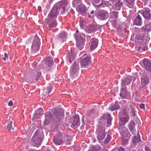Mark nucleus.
<instances>
[{
  "label": "nucleus",
  "mask_w": 151,
  "mask_h": 151,
  "mask_svg": "<svg viewBox=\"0 0 151 151\" xmlns=\"http://www.w3.org/2000/svg\"><path fill=\"white\" fill-rule=\"evenodd\" d=\"M150 10L149 8H146L140 11L144 17L146 19H149L151 17Z\"/></svg>",
  "instance_id": "9d476101"
},
{
  "label": "nucleus",
  "mask_w": 151,
  "mask_h": 151,
  "mask_svg": "<svg viewBox=\"0 0 151 151\" xmlns=\"http://www.w3.org/2000/svg\"><path fill=\"white\" fill-rule=\"evenodd\" d=\"M108 17V14L106 11H102L98 14V18L100 20H102L107 19Z\"/></svg>",
  "instance_id": "4468645a"
},
{
  "label": "nucleus",
  "mask_w": 151,
  "mask_h": 151,
  "mask_svg": "<svg viewBox=\"0 0 151 151\" xmlns=\"http://www.w3.org/2000/svg\"><path fill=\"white\" fill-rule=\"evenodd\" d=\"M66 33L65 32H63L59 34L58 37V39L60 40L61 38L62 39L61 40L63 42L66 37Z\"/></svg>",
  "instance_id": "473e14b6"
},
{
  "label": "nucleus",
  "mask_w": 151,
  "mask_h": 151,
  "mask_svg": "<svg viewBox=\"0 0 151 151\" xmlns=\"http://www.w3.org/2000/svg\"><path fill=\"white\" fill-rule=\"evenodd\" d=\"M122 4V2L121 0H118L115 4V7L116 9L117 10H120Z\"/></svg>",
  "instance_id": "7c9ffc66"
},
{
  "label": "nucleus",
  "mask_w": 151,
  "mask_h": 151,
  "mask_svg": "<svg viewBox=\"0 0 151 151\" xmlns=\"http://www.w3.org/2000/svg\"><path fill=\"white\" fill-rule=\"evenodd\" d=\"M76 35V38L77 42L76 45L78 47H80L79 49L81 50L82 47L81 46H82L83 44L84 35L83 33H81L79 35H75V36Z\"/></svg>",
  "instance_id": "0eeeda50"
},
{
  "label": "nucleus",
  "mask_w": 151,
  "mask_h": 151,
  "mask_svg": "<svg viewBox=\"0 0 151 151\" xmlns=\"http://www.w3.org/2000/svg\"><path fill=\"white\" fill-rule=\"evenodd\" d=\"M146 36L143 34H137L135 37V39L138 40L143 41L146 38Z\"/></svg>",
  "instance_id": "412c9836"
},
{
  "label": "nucleus",
  "mask_w": 151,
  "mask_h": 151,
  "mask_svg": "<svg viewBox=\"0 0 151 151\" xmlns=\"http://www.w3.org/2000/svg\"><path fill=\"white\" fill-rule=\"evenodd\" d=\"M8 55L7 53H5L4 54V57L3 58V59L4 60H5L6 59H8Z\"/></svg>",
  "instance_id": "de8ad7c7"
},
{
  "label": "nucleus",
  "mask_w": 151,
  "mask_h": 151,
  "mask_svg": "<svg viewBox=\"0 0 151 151\" xmlns=\"http://www.w3.org/2000/svg\"><path fill=\"white\" fill-rule=\"evenodd\" d=\"M43 113V111L42 108H40L37 110V113L35 114L34 117L37 119L38 118H40V117Z\"/></svg>",
  "instance_id": "cd10ccee"
},
{
  "label": "nucleus",
  "mask_w": 151,
  "mask_h": 151,
  "mask_svg": "<svg viewBox=\"0 0 151 151\" xmlns=\"http://www.w3.org/2000/svg\"><path fill=\"white\" fill-rule=\"evenodd\" d=\"M128 142V140L126 138H123L122 139L121 141V144L124 145L127 144Z\"/></svg>",
  "instance_id": "79ce46f5"
},
{
  "label": "nucleus",
  "mask_w": 151,
  "mask_h": 151,
  "mask_svg": "<svg viewBox=\"0 0 151 151\" xmlns=\"http://www.w3.org/2000/svg\"><path fill=\"white\" fill-rule=\"evenodd\" d=\"M50 120L49 119L45 118V119L44 122V124L45 125H47L50 123Z\"/></svg>",
  "instance_id": "c03bdc74"
},
{
  "label": "nucleus",
  "mask_w": 151,
  "mask_h": 151,
  "mask_svg": "<svg viewBox=\"0 0 151 151\" xmlns=\"http://www.w3.org/2000/svg\"><path fill=\"white\" fill-rule=\"evenodd\" d=\"M110 1L113 2H116L117 0H109Z\"/></svg>",
  "instance_id": "69168bd1"
},
{
  "label": "nucleus",
  "mask_w": 151,
  "mask_h": 151,
  "mask_svg": "<svg viewBox=\"0 0 151 151\" xmlns=\"http://www.w3.org/2000/svg\"><path fill=\"white\" fill-rule=\"evenodd\" d=\"M88 17L90 18H91L92 17V16L90 15L89 14H88Z\"/></svg>",
  "instance_id": "e2e57ef3"
},
{
  "label": "nucleus",
  "mask_w": 151,
  "mask_h": 151,
  "mask_svg": "<svg viewBox=\"0 0 151 151\" xmlns=\"http://www.w3.org/2000/svg\"><path fill=\"white\" fill-rule=\"evenodd\" d=\"M143 64L146 69L151 72V63L148 60H145L144 61Z\"/></svg>",
  "instance_id": "f3484780"
},
{
  "label": "nucleus",
  "mask_w": 151,
  "mask_h": 151,
  "mask_svg": "<svg viewBox=\"0 0 151 151\" xmlns=\"http://www.w3.org/2000/svg\"><path fill=\"white\" fill-rule=\"evenodd\" d=\"M36 63H33L32 66L34 67H36Z\"/></svg>",
  "instance_id": "052dcab7"
},
{
  "label": "nucleus",
  "mask_w": 151,
  "mask_h": 151,
  "mask_svg": "<svg viewBox=\"0 0 151 151\" xmlns=\"http://www.w3.org/2000/svg\"><path fill=\"white\" fill-rule=\"evenodd\" d=\"M106 118L107 123L108 124H110L112 119L109 114H107Z\"/></svg>",
  "instance_id": "58836bf2"
},
{
  "label": "nucleus",
  "mask_w": 151,
  "mask_h": 151,
  "mask_svg": "<svg viewBox=\"0 0 151 151\" xmlns=\"http://www.w3.org/2000/svg\"><path fill=\"white\" fill-rule=\"evenodd\" d=\"M58 58H55V60L58 61Z\"/></svg>",
  "instance_id": "774afa93"
},
{
  "label": "nucleus",
  "mask_w": 151,
  "mask_h": 151,
  "mask_svg": "<svg viewBox=\"0 0 151 151\" xmlns=\"http://www.w3.org/2000/svg\"><path fill=\"white\" fill-rule=\"evenodd\" d=\"M41 75L40 72H38L37 74L36 77L35 79L33 78V76H30L27 77V78L26 81L27 82L29 83H34L36 82L39 79Z\"/></svg>",
  "instance_id": "9b49d317"
},
{
  "label": "nucleus",
  "mask_w": 151,
  "mask_h": 151,
  "mask_svg": "<svg viewBox=\"0 0 151 151\" xmlns=\"http://www.w3.org/2000/svg\"><path fill=\"white\" fill-rule=\"evenodd\" d=\"M13 105L12 102L11 101H10L8 103V105L11 106Z\"/></svg>",
  "instance_id": "5fc2aeb1"
},
{
  "label": "nucleus",
  "mask_w": 151,
  "mask_h": 151,
  "mask_svg": "<svg viewBox=\"0 0 151 151\" xmlns=\"http://www.w3.org/2000/svg\"><path fill=\"white\" fill-rule=\"evenodd\" d=\"M67 4V2L66 0L61 1L55 4L57 6L58 11L60 12L61 14H63L65 13L66 10L65 7Z\"/></svg>",
  "instance_id": "f257e3e1"
},
{
  "label": "nucleus",
  "mask_w": 151,
  "mask_h": 151,
  "mask_svg": "<svg viewBox=\"0 0 151 151\" xmlns=\"http://www.w3.org/2000/svg\"><path fill=\"white\" fill-rule=\"evenodd\" d=\"M141 82L144 85H146L149 83V79L147 77H144L141 79Z\"/></svg>",
  "instance_id": "72a5a7b5"
},
{
  "label": "nucleus",
  "mask_w": 151,
  "mask_h": 151,
  "mask_svg": "<svg viewBox=\"0 0 151 151\" xmlns=\"http://www.w3.org/2000/svg\"><path fill=\"white\" fill-rule=\"evenodd\" d=\"M96 28L94 25H90L88 27V32L89 33H91L95 32L96 30Z\"/></svg>",
  "instance_id": "2f4dec72"
},
{
  "label": "nucleus",
  "mask_w": 151,
  "mask_h": 151,
  "mask_svg": "<svg viewBox=\"0 0 151 151\" xmlns=\"http://www.w3.org/2000/svg\"><path fill=\"white\" fill-rule=\"evenodd\" d=\"M24 15L23 9V10H19L17 12V15L19 17H23Z\"/></svg>",
  "instance_id": "f704fd0d"
},
{
  "label": "nucleus",
  "mask_w": 151,
  "mask_h": 151,
  "mask_svg": "<svg viewBox=\"0 0 151 151\" xmlns=\"http://www.w3.org/2000/svg\"><path fill=\"white\" fill-rule=\"evenodd\" d=\"M113 15L114 17V18H117L118 17V13L115 12H113Z\"/></svg>",
  "instance_id": "09e8293b"
},
{
  "label": "nucleus",
  "mask_w": 151,
  "mask_h": 151,
  "mask_svg": "<svg viewBox=\"0 0 151 151\" xmlns=\"http://www.w3.org/2000/svg\"><path fill=\"white\" fill-rule=\"evenodd\" d=\"M114 21V22L113 23V25L114 26V27H116L117 24V22L116 21V20H115Z\"/></svg>",
  "instance_id": "6e6d98bb"
},
{
  "label": "nucleus",
  "mask_w": 151,
  "mask_h": 151,
  "mask_svg": "<svg viewBox=\"0 0 151 151\" xmlns=\"http://www.w3.org/2000/svg\"><path fill=\"white\" fill-rule=\"evenodd\" d=\"M141 30H142V32H145V31L147 32V31L146 29V28L145 27V26H143V27H142L141 28Z\"/></svg>",
  "instance_id": "3c124183"
},
{
  "label": "nucleus",
  "mask_w": 151,
  "mask_h": 151,
  "mask_svg": "<svg viewBox=\"0 0 151 151\" xmlns=\"http://www.w3.org/2000/svg\"><path fill=\"white\" fill-rule=\"evenodd\" d=\"M52 116L50 112H47L45 114V118L50 120Z\"/></svg>",
  "instance_id": "a19ab883"
},
{
  "label": "nucleus",
  "mask_w": 151,
  "mask_h": 151,
  "mask_svg": "<svg viewBox=\"0 0 151 151\" xmlns=\"http://www.w3.org/2000/svg\"><path fill=\"white\" fill-rule=\"evenodd\" d=\"M40 41L38 37L35 36L32 45V50L35 52L39 50L40 47Z\"/></svg>",
  "instance_id": "20e7f679"
},
{
  "label": "nucleus",
  "mask_w": 151,
  "mask_h": 151,
  "mask_svg": "<svg viewBox=\"0 0 151 151\" xmlns=\"http://www.w3.org/2000/svg\"><path fill=\"white\" fill-rule=\"evenodd\" d=\"M57 23L55 19H52L51 20L50 19L48 24L49 29L50 30H51L52 28L55 27Z\"/></svg>",
  "instance_id": "aec40b11"
},
{
  "label": "nucleus",
  "mask_w": 151,
  "mask_h": 151,
  "mask_svg": "<svg viewBox=\"0 0 151 151\" xmlns=\"http://www.w3.org/2000/svg\"><path fill=\"white\" fill-rule=\"evenodd\" d=\"M79 63L78 62H75L72 65L70 71L71 76L73 77L77 76L78 69L79 68Z\"/></svg>",
  "instance_id": "f03ea898"
},
{
  "label": "nucleus",
  "mask_w": 151,
  "mask_h": 151,
  "mask_svg": "<svg viewBox=\"0 0 151 151\" xmlns=\"http://www.w3.org/2000/svg\"><path fill=\"white\" fill-rule=\"evenodd\" d=\"M52 87L50 86L49 87L44 88L43 90V95H46L48 94H52L53 93Z\"/></svg>",
  "instance_id": "6ab92c4d"
},
{
  "label": "nucleus",
  "mask_w": 151,
  "mask_h": 151,
  "mask_svg": "<svg viewBox=\"0 0 151 151\" xmlns=\"http://www.w3.org/2000/svg\"><path fill=\"white\" fill-rule=\"evenodd\" d=\"M135 126V124L134 122L132 121L130 122L128 125V127L130 131H131L133 129Z\"/></svg>",
  "instance_id": "c9c22d12"
},
{
  "label": "nucleus",
  "mask_w": 151,
  "mask_h": 151,
  "mask_svg": "<svg viewBox=\"0 0 151 151\" xmlns=\"http://www.w3.org/2000/svg\"><path fill=\"white\" fill-rule=\"evenodd\" d=\"M124 133L125 134H122V136H123L124 137H127L128 135H130L129 132L127 131H125V132Z\"/></svg>",
  "instance_id": "49530a36"
},
{
  "label": "nucleus",
  "mask_w": 151,
  "mask_h": 151,
  "mask_svg": "<svg viewBox=\"0 0 151 151\" xmlns=\"http://www.w3.org/2000/svg\"><path fill=\"white\" fill-rule=\"evenodd\" d=\"M36 77V76L35 75H33V78L34 79H35Z\"/></svg>",
  "instance_id": "338daca9"
},
{
  "label": "nucleus",
  "mask_w": 151,
  "mask_h": 151,
  "mask_svg": "<svg viewBox=\"0 0 151 151\" xmlns=\"http://www.w3.org/2000/svg\"><path fill=\"white\" fill-rule=\"evenodd\" d=\"M55 115L54 117L55 121L57 122L60 121L63 115V112H61L60 111H55L54 112Z\"/></svg>",
  "instance_id": "ddd939ff"
},
{
  "label": "nucleus",
  "mask_w": 151,
  "mask_h": 151,
  "mask_svg": "<svg viewBox=\"0 0 151 151\" xmlns=\"http://www.w3.org/2000/svg\"><path fill=\"white\" fill-rule=\"evenodd\" d=\"M145 149L146 151H151L149 147L147 146H146L145 147Z\"/></svg>",
  "instance_id": "603ef678"
},
{
  "label": "nucleus",
  "mask_w": 151,
  "mask_h": 151,
  "mask_svg": "<svg viewBox=\"0 0 151 151\" xmlns=\"http://www.w3.org/2000/svg\"><path fill=\"white\" fill-rule=\"evenodd\" d=\"M88 151H98V150L96 148L93 147L91 149V150H88Z\"/></svg>",
  "instance_id": "864d4df0"
},
{
  "label": "nucleus",
  "mask_w": 151,
  "mask_h": 151,
  "mask_svg": "<svg viewBox=\"0 0 151 151\" xmlns=\"http://www.w3.org/2000/svg\"><path fill=\"white\" fill-rule=\"evenodd\" d=\"M132 142L134 145H136L137 143L141 140L140 139V137L139 135L138 137H137L136 136H133L132 137Z\"/></svg>",
  "instance_id": "c756f323"
},
{
  "label": "nucleus",
  "mask_w": 151,
  "mask_h": 151,
  "mask_svg": "<svg viewBox=\"0 0 151 151\" xmlns=\"http://www.w3.org/2000/svg\"><path fill=\"white\" fill-rule=\"evenodd\" d=\"M33 144L34 146L38 147L41 142V138L39 134V132L36 131L35 133L34 136L32 138Z\"/></svg>",
  "instance_id": "7ed1b4c3"
},
{
  "label": "nucleus",
  "mask_w": 151,
  "mask_h": 151,
  "mask_svg": "<svg viewBox=\"0 0 151 151\" xmlns=\"http://www.w3.org/2000/svg\"><path fill=\"white\" fill-rule=\"evenodd\" d=\"M91 62V60L90 56H87L81 59V67L83 68H87L89 66Z\"/></svg>",
  "instance_id": "6e6552de"
},
{
  "label": "nucleus",
  "mask_w": 151,
  "mask_h": 151,
  "mask_svg": "<svg viewBox=\"0 0 151 151\" xmlns=\"http://www.w3.org/2000/svg\"><path fill=\"white\" fill-rule=\"evenodd\" d=\"M90 48L91 50H94L97 46L98 44V40L94 38H92L89 42Z\"/></svg>",
  "instance_id": "f8f14e48"
},
{
  "label": "nucleus",
  "mask_w": 151,
  "mask_h": 151,
  "mask_svg": "<svg viewBox=\"0 0 151 151\" xmlns=\"http://www.w3.org/2000/svg\"><path fill=\"white\" fill-rule=\"evenodd\" d=\"M120 95L123 98H125L127 95L125 91H122L120 92Z\"/></svg>",
  "instance_id": "ea45409f"
},
{
  "label": "nucleus",
  "mask_w": 151,
  "mask_h": 151,
  "mask_svg": "<svg viewBox=\"0 0 151 151\" xmlns=\"http://www.w3.org/2000/svg\"><path fill=\"white\" fill-rule=\"evenodd\" d=\"M94 12V11H93V10H92V11H91V12H90V14H93Z\"/></svg>",
  "instance_id": "0e129e2a"
},
{
  "label": "nucleus",
  "mask_w": 151,
  "mask_h": 151,
  "mask_svg": "<svg viewBox=\"0 0 151 151\" xmlns=\"http://www.w3.org/2000/svg\"><path fill=\"white\" fill-rule=\"evenodd\" d=\"M94 109H91V110H90L89 111V114H91V113L93 112H94Z\"/></svg>",
  "instance_id": "bf43d9fd"
},
{
  "label": "nucleus",
  "mask_w": 151,
  "mask_h": 151,
  "mask_svg": "<svg viewBox=\"0 0 151 151\" xmlns=\"http://www.w3.org/2000/svg\"><path fill=\"white\" fill-rule=\"evenodd\" d=\"M129 111L130 115L131 116H134L135 115V114L132 107L130 106L129 107Z\"/></svg>",
  "instance_id": "e433bc0d"
},
{
  "label": "nucleus",
  "mask_w": 151,
  "mask_h": 151,
  "mask_svg": "<svg viewBox=\"0 0 151 151\" xmlns=\"http://www.w3.org/2000/svg\"><path fill=\"white\" fill-rule=\"evenodd\" d=\"M100 0H94V2L95 4H98L100 1Z\"/></svg>",
  "instance_id": "4d7b16f0"
},
{
  "label": "nucleus",
  "mask_w": 151,
  "mask_h": 151,
  "mask_svg": "<svg viewBox=\"0 0 151 151\" xmlns=\"http://www.w3.org/2000/svg\"><path fill=\"white\" fill-rule=\"evenodd\" d=\"M79 12L83 16H86L87 13L86 7L84 5L79 6Z\"/></svg>",
  "instance_id": "dca6fc26"
},
{
  "label": "nucleus",
  "mask_w": 151,
  "mask_h": 151,
  "mask_svg": "<svg viewBox=\"0 0 151 151\" xmlns=\"http://www.w3.org/2000/svg\"><path fill=\"white\" fill-rule=\"evenodd\" d=\"M58 14L59 12L58 11L57 6L55 4L48 15L49 19L50 20L52 19H55Z\"/></svg>",
  "instance_id": "423d86ee"
},
{
  "label": "nucleus",
  "mask_w": 151,
  "mask_h": 151,
  "mask_svg": "<svg viewBox=\"0 0 151 151\" xmlns=\"http://www.w3.org/2000/svg\"><path fill=\"white\" fill-rule=\"evenodd\" d=\"M134 0H126V2L127 4L129 5L132 4Z\"/></svg>",
  "instance_id": "a18cd8bd"
},
{
  "label": "nucleus",
  "mask_w": 151,
  "mask_h": 151,
  "mask_svg": "<svg viewBox=\"0 0 151 151\" xmlns=\"http://www.w3.org/2000/svg\"><path fill=\"white\" fill-rule=\"evenodd\" d=\"M63 134L59 132L57 136L54 137L53 141L56 145H60L63 143Z\"/></svg>",
  "instance_id": "1a4fd4ad"
},
{
  "label": "nucleus",
  "mask_w": 151,
  "mask_h": 151,
  "mask_svg": "<svg viewBox=\"0 0 151 151\" xmlns=\"http://www.w3.org/2000/svg\"><path fill=\"white\" fill-rule=\"evenodd\" d=\"M135 24L138 26H141L142 24V20L141 17L139 15H137L134 21Z\"/></svg>",
  "instance_id": "a211bd4d"
},
{
  "label": "nucleus",
  "mask_w": 151,
  "mask_h": 151,
  "mask_svg": "<svg viewBox=\"0 0 151 151\" xmlns=\"http://www.w3.org/2000/svg\"><path fill=\"white\" fill-rule=\"evenodd\" d=\"M98 133L97 138L99 141L102 140L105 137V128L103 127L99 126L97 129Z\"/></svg>",
  "instance_id": "39448f33"
},
{
  "label": "nucleus",
  "mask_w": 151,
  "mask_h": 151,
  "mask_svg": "<svg viewBox=\"0 0 151 151\" xmlns=\"http://www.w3.org/2000/svg\"><path fill=\"white\" fill-rule=\"evenodd\" d=\"M124 149L122 147H120L118 150V151H124Z\"/></svg>",
  "instance_id": "13d9d810"
},
{
  "label": "nucleus",
  "mask_w": 151,
  "mask_h": 151,
  "mask_svg": "<svg viewBox=\"0 0 151 151\" xmlns=\"http://www.w3.org/2000/svg\"><path fill=\"white\" fill-rule=\"evenodd\" d=\"M123 123V124H125L129 119V118L128 115L127 116H121L119 119Z\"/></svg>",
  "instance_id": "b1692460"
},
{
  "label": "nucleus",
  "mask_w": 151,
  "mask_h": 151,
  "mask_svg": "<svg viewBox=\"0 0 151 151\" xmlns=\"http://www.w3.org/2000/svg\"><path fill=\"white\" fill-rule=\"evenodd\" d=\"M45 63L48 67L51 66L53 63V60L52 58L50 57H48L45 59Z\"/></svg>",
  "instance_id": "393cba45"
},
{
  "label": "nucleus",
  "mask_w": 151,
  "mask_h": 151,
  "mask_svg": "<svg viewBox=\"0 0 151 151\" xmlns=\"http://www.w3.org/2000/svg\"><path fill=\"white\" fill-rule=\"evenodd\" d=\"M80 27H82L83 26V24L81 23V22H80Z\"/></svg>",
  "instance_id": "680f3d73"
},
{
  "label": "nucleus",
  "mask_w": 151,
  "mask_h": 151,
  "mask_svg": "<svg viewBox=\"0 0 151 151\" xmlns=\"http://www.w3.org/2000/svg\"><path fill=\"white\" fill-rule=\"evenodd\" d=\"M75 54L74 52H71L69 53L67 56V58L69 59V61L70 63H71L72 61H73L75 58Z\"/></svg>",
  "instance_id": "5701e85b"
},
{
  "label": "nucleus",
  "mask_w": 151,
  "mask_h": 151,
  "mask_svg": "<svg viewBox=\"0 0 151 151\" xmlns=\"http://www.w3.org/2000/svg\"><path fill=\"white\" fill-rule=\"evenodd\" d=\"M14 127V124H13L12 121L11 120H9L7 125V128L8 130L9 131L13 130Z\"/></svg>",
  "instance_id": "bb28decb"
},
{
  "label": "nucleus",
  "mask_w": 151,
  "mask_h": 151,
  "mask_svg": "<svg viewBox=\"0 0 151 151\" xmlns=\"http://www.w3.org/2000/svg\"><path fill=\"white\" fill-rule=\"evenodd\" d=\"M145 26V27L147 32L150 31L151 30V25L150 24H146Z\"/></svg>",
  "instance_id": "37998d69"
},
{
  "label": "nucleus",
  "mask_w": 151,
  "mask_h": 151,
  "mask_svg": "<svg viewBox=\"0 0 151 151\" xmlns=\"http://www.w3.org/2000/svg\"><path fill=\"white\" fill-rule=\"evenodd\" d=\"M129 111V108L125 107L123 108L122 111L120 113V114L121 116H127L128 115V113Z\"/></svg>",
  "instance_id": "a878e982"
},
{
  "label": "nucleus",
  "mask_w": 151,
  "mask_h": 151,
  "mask_svg": "<svg viewBox=\"0 0 151 151\" xmlns=\"http://www.w3.org/2000/svg\"><path fill=\"white\" fill-rule=\"evenodd\" d=\"M111 139V135L109 134H108L106 137L105 139L104 140V142L105 143H108L110 140Z\"/></svg>",
  "instance_id": "4c0bfd02"
},
{
  "label": "nucleus",
  "mask_w": 151,
  "mask_h": 151,
  "mask_svg": "<svg viewBox=\"0 0 151 151\" xmlns=\"http://www.w3.org/2000/svg\"><path fill=\"white\" fill-rule=\"evenodd\" d=\"M79 116L77 115L73 116L72 118V125L73 127L78 126L79 124Z\"/></svg>",
  "instance_id": "2eb2a0df"
},
{
  "label": "nucleus",
  "mask_w": 151,
  "mask_h": 151,
  "mask_svg": "<svg viewBox=\"0 0 151 151\" xmlns=\"http://www.w3.org/2000/svg\"><path fill=\"white\" fill-rule=\"evenodd\" d=\"M109 109L112 111H113L120 108V106L118 104H112L109 106Z\"/></svg>",
  "instance_id": "c85d7f7f"
},
{
  "label": "nucleus",
  "mask_w": 151,
  "mask_h": 151,
  "mask_svg": "<svg viewBox=\"0 0 151 151\" xmlns=\"http://www.w3.org/2000/svg\"><path fill=\"white\" fill-rule=\"evenodd\" d=\"M132 77H129L128 78H125L124 80L122 81V84L123 86H125L127 85H128L132 81Z\"/></svg>",
  "instance_id": "4be33fe9"
},
{
  "label": "nucleus",
  "mask_w": 151,
  "mask_h": 151,
  "mask_svg": "<svg viewBox=\"0 0 151 151\" xmlns=\"http://www.w3.org/2000/svg\"><path fill=\"white\" fill-rule=\"evenodd\" d=\"M140 107L143 109H145V104H141L140 105Z\"/></svg>",
  "instance_id": "8fccbe9b"
}]
</instances>
